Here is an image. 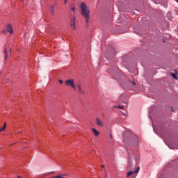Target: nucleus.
I'll return each mask as SVG.
<instances>
[{"label":"nucleus","mask_w":178,"mask_h":178,"mask_svg":"<svg viewBox=\"0 0 178 178\" xmlns=\"http://www.w3.org/2000/svg\"><path fill=\"white\" fill-rule=\"evenodd\" d=\"M122 116H124V118L127 117V113H123L122 112Z\"/></svg>","instance_id":"nucleus-16"},{"label":"nucleus","mask_w":178,"mask_h":178,"mask_svg":"<svg viewBox=\"0 0 178 178\" xmlns=\"http://www.w3.org/2000/svg\"><path fill=\"white\" fill-rule=\"evenodd\" d=\"M138 172H140V167H137L136 170H134V171L128 172L127 174V177H130V176H131V175H133V173H138Z\"/></svg>","instance_id":"nucleus-6"},{"label":"nucleus","mask_w":178,"mask_h":178,"mask_svg":"<svg viewBox=\"0 0 178 178\" xmlns=\"http://www.w3.org/2000/svg\"><path fill=\"white\" fill-rule=\"evenodd\" d=\"M102 168H105V165H102Z\"/></svg>","instance_id":"nucleus-23"},{"label":"nucleus","mask_w":178,"mask_h":178,"mask_svg":"<svg viewBox=\"0 0 178 178\" xmlns=\"http://www.w3.org/2000/svg\"><path fill=\"white\" fill-rule=\"evenodd\" d=\"M176 1V2H177V3H178V0H175Z\"/></svg>","instance_id":"nucleus-24"},{"label":"nucleus","mask_w":178,"mask_h":178,"mask_svg":"<svg viewBox=\"0 0 178 178\" xmlns=\"http://www.w3.org/2000/svg\"><path fill=\"white\" fill-rule=\"evenodd\" d=\"M134 147H138V137H137V136L134 137Z\"/></svg>","instance_id":"nucleus-9"},{"label":"nucleus","mask_w":178,"mask_h":178,"mask_svg":"<svg viewBox=\"0 0 178 178\" xmlns=\"http://www.w3.org/2000/svg\"><path fill=\"white\" fill-rule=\"evenodd\" d=\"M22 2H23V0H20Z\"/></svg>","instance_id":"nucleus-26"},{"label":"nucleus","mask_w":178,"mask_h":178,"mask_svg":"<svg viewBox=\"0 0 178 178\" xmlns=\"http://www.w3.org/2000/svg\"><path fill=\"white\" fill-rule=\"evenodd\" d=\"M67 3V0H64V3Z\"/></svg>","instance_id":"nucleus-21"},{"label":"nucleus","mask_w":178,"mask_h":178,"mask_svg":"<svg viewBox=\"0 0 178 178\" xmlns=\"http://www.w3.org/2000/svg\"><path fill=\"white\" fill-rule=\"evenodd\" d=\"M79 8L81 9V15L85 19L86 24H88L90 23V13H91L90 7L86 3L81 2Z\"/></svg>","instance_id":"nucleus-1"},{"label":"nucleus","mask_w":178,"mask_h":178,"mask_svg":"<svg viewBox=\"0 0 178 178\" xmlns=\"http://www.w3.org/2000/svg\"><path fill=\"white\" fill-rule=\"evenodd\" d=\"M17 178H23V177L18 175V176L17 177Z\"/></svg>","instance_id":"nucleus-20"},{"label":"nucleus","mask_w":178,"mask_h":178,"mask_svg":"<svg viewBox=\"0 0 178 178\" xmlns=\"http://www.w3.org/2000/svg\"><path fill=\"white\" fill-rule=\"evenodd\" d=\"M110 138H113V137H112V134H110Z\"/></svg>","instance_id":"nucleus-22"},{"label":"nucleus","mask_w":178,"mask_h":178,"mask_svg":"<svg viewBox=\"0 0 178 178\" xmlns=\"http://www.w3.org/2000/svg\"><path fill=\"white\" fill-rule=\"evenodd\" d=\"M136 166H137V163H134L133 164V162H131V161H129V163H128L129 170H133L136 169Z\"/></svg>","instance_id":"nucleus-4"},{"label":"nucleus","mask_w":178,"mask_h":178,"mask_svg":"<svg viewBox=\"0 0 178 178\" xmlns=\"http://www.w3.org/2000/svg\"><path fill=\"white\" fill-rule=\"evenodd\" d=\"M58 82L60 84H63V81L62 79H59Z\"/></svg>","instance_id":"nucleus-17"},{"label":"nucleus","mask_w":178,"mask_h":178,"mask_svg":"<svg viewBox=\"0 0 178 178\" xmlns=\"http://www.w3.org/2000/svg\"><path fill=\"white\" fill-rule=\"evenodd\" d=\"M114 108H118V106H115Z\"/></svg>","instance_id":"nucleus-25"},{"label":"nucleus","mask_w":178,"mask_h":178,"mask_svg":"<svg viewBox=\"0 0 178 178\" xmlns=\"http://www.w3.org/2000/svg\"><path fill=\"white\" fill-rule=\"evenodd\" d=\"M76 20V18L75 17H72L71 19V27L73 30H76V23L74 22Z\"/></svg>","instance_id":"nucleus-7"},{"label":"nucleus","mask_w":178,"mask_h":178,"mask_svg":"<svg viewBox=\"0 0 178 178\" xmlns=\"http://www.w3.org/2000/svg\"><path fill=\"white\" fill-rule=\"evenodd\" d=\"M92 133H93V134H94L95 136H99V131H97V130L95 129V128H92Z\"/></svg>","instance_id":"nucleus-10"},{"label":"nucleus","mask_w":178,"mask_h":178,"mask_svg":"<svg viewBox=\"0 0 178 178\" xmlns=\"http://www.w3.org/2000/svg\"><path fill=\"white\" fill-rule=\"evenodd\" d=\"M6 129V123H5V124H3V126L0 128V133H1V131H5Z\"/></svg>","instance_id":"nucleus-12"},{"label":"nucleus","mask_w":178,"mask_h":178,"mask_svg":"<svg viewBox=\"0 0 178 178\" xmlns=\"http://www.w3.org/2000/svg\"><path fill=\"white\" fill-rule=\"evenodd\" d=\"M78 89L80 94H84V91H83V89L81 88V86L80 84L77 85Z\"/></svg>","instance_id":"nucleus-11"},{"label":"nucleus","mask_w":178,"mask_h":178,"mask_svg":"<svg viewBox=\"0 0 178 178\" xmlns=\"http://www.w3.org/2000/svg\"><path fill=\"white\" fill-rule=\"evenodd\" d=\"M96 124H97V126H99V127H104V122L98 118H96Z\"/></svg>","instance_id":"nucleus-8"},{"label":"nucleus","mask_w":178,"mask_h":178,"mask_svg":"<svg viewBox=\"0 0 178 178\" xmlns=\"http://www.w3.org/2000/svg\"><path fill=\"white\" fill-rule=\"evenodd\" d=\"M50 12H51V14L52 15H54V6H51V7L50 8Z\"/></svg>","instance_id":"nucleus-13"},{"label":"nucleus","mask_w":178,"mask_h":178,"mask_svg":"<svg viewBox=\"0 0 178 178\" xmlns=\"http://www.w3.org/2000/svg\"><path fill=\"white\" fill-rule=\"evenodd\" d=\"M2 33L3 34H6V33H10V34H13V27L12 26V24H8L6 25V29H3L2 31Z\"/></svg>","instance_id":"nucleus-2"},{"label":"nucleus","mask_w":178,"mask_h":178,"mask_svg":"<svg viewBox=\"0 0 178 178\" xmlns=\"http://www.w3.org/2000/svg\"><path fill=\"white\" fill-rule=\"evenodd\" d=\"M105 178H106V177H105Z\"/></svg>","instance_id":"nucleus-28"},{"label":"nucleus","mask_w":178,"mask_h":178,"mask_svg":"<svg viewBox=\"0 0 178 178\" xmlns=\"http://www.w3.org/2000/svg\"><path fill=\"white\" fill-rule=\"evenodd\" d=\"M4 54H5V60L8 58V56H10L12 55V50L10 48L6 49L4 50Z\"/></svg>","instance_id":"nucleus-5"},{"label":"nucleus","mask_w":178,"mask_h":178,"mask_svg":"<svg viewBox=\"0 0 178 178\" xmlns=\"http://www.w3.org/2000/svg\"><path fill=\"white\" fill-rule=\"evenodd\" d=\"M131 84L133 85V86H136V82H134V81H131Z\"/></svg>","instance_id":"nucleus-19"},{"label":"nucleus","mask_w":178,"mask_h":178,"mask_svg":"<svg viewBox=\"0 0 178 178\" xmlns=\"http://www.w3.org/2000/svg\"><path fill=\"white\" fill-rule=\"evenodd\" d=\"M51 173H54V172H51Z\"/></svg>","instance_id":"nucleus-27"},{"label":"nucleus","mask_w":178,"mask_h":178,"mask_svg":"<svg viewBox=\"0 0 178 178\" xmlns=\"http://www.w3.org/2000/svg\"><path fill=\"white\" fill-rule=\"evenodd\" d=\"M118 109H123L124 107L123 106H118Z\"/></svg>","instance_id":"nucleus-18"},{"label":"nucleus","mask_w":178,"mask_h":178,"mask_svg":"<svg viewBox=\"0 0 178 178\" xmlns=\"http://www.w3.org/2000/svg\"><path fill=\"white\" fill-rule=\"evenodd\" d=\"M75 9H76V8L74 7V6H71V10H72V12H74V13Z\"/></svg>","instance_id":"nucleus-15"},{"label":"nucleus","mask_w":178,"mask_h":178,"mask_svg":"<svg viewBox=\"0 0 178 178\" xmlns=\"http://www.w3.org/2000/svg\"><path fill=\"white\" fill-rule=\"evenodd\" d=\"M65 86L71 87L73 90H76V86H74V81L73 79H68L65 81Z\"/></svg>","instance_id":"nucleus-3"},{"label":"nucleus","mask_w":178,"mask_h":178,"mask_svg":"<svg viewBox=\"0 0 178 178\" xmlns=\"http://www.w3.org/2000/svg\"><path fill=\"white\" fill-rule=\"evenodd\" d=\"M171 76L175 80H177V75L176 74H171Z\"/></svg>","instance_id":"nucleus-14"}]
</instances>
